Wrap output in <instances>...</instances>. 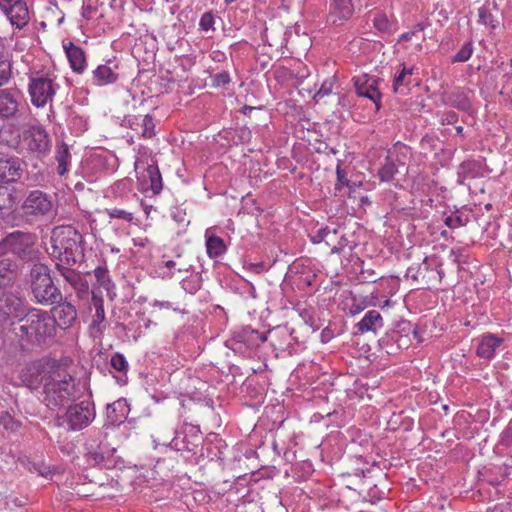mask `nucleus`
I'll use <instances>...</instances> for the list:
<instances>
[{
    "label": "nucleus",
    "mask_w": 512,
    "mask_h": 512,
    "mask_svg": "<svg viewBox=\"0 0 512 512\" xmlns=\"http://www.w3.org/2000/svg\"><path fill=\"white\" fill-rule=\"evenodd\" d=\"M19 377L27 388L41 389L42 401L49 409L59 408L79 398L76 379L59 361H33L21 370Z\"/></svg>",
    "instance_id": "obj_1"
},
{
    "label": "nucleus",
    "mask_w": 512,
    "mask_h": 512,
    "mask_svg": "<svg viewBox=\"0 0 512 512\" xmlns=\"http://www.w3.org/2000/svg\"><path fill=\"white\" fill-rule=\"evenodd\" d=\"M15 334L29 343H42L55 333L54 320L46 312L31 309L14 328Z\"/></svg>",
    "instance_id": "obj_2"
},
{
    "label": "nucleus",
    "mask_w": 512,
    "mask_h": 512,
    "mask_svg": "<svg viewBox=\"0 0 512 512\" xmlns=\"http://www.w3.org/2000/svg\"><path fill=\"white\" fill-rule=\"evenodd\" d=\"M57 75L54 71H35L29 76L28 92L31 103L36 107H44L53 101L60 89L57 83Z\"/></svg>",
    "instance_id": "obj_3"
},
{
    "label": "nucleus",
    "mask_w": 512,
    "mask_h": 512,
    "mask_svg": "<svg viewBox=\"0 0 512 512\" xmlns=\"http://www.w3.org/2000/svg\"><path fill=\"white\" fill-rule=\"evenodd\" d=\"M32 292L36 301L44 305H52L62 300L60 290L54 285L49 268L41 263L31 268Z\"/></svg>",
    "instance_id": "obj_4"
},
{
    "label": "nucleus",
    "mask_w": 512,
    "mask_h": 512,
    "mask_svg": "<svg viewBox=\"0 0 512 512\" xmlns=\"http://www.w3.org/2000/svg\"><path fill=\"white\" fill-rule=\"evenodd\" d=\"M6 143L20 153L26 152L38 158L47 156L51 148L49 135L40 126H32L23 132L20 139L6 141Z\"/></svg>",
    "instance_id": "obj_5"
},
{
    "label": "nucleus",
    "mask_w": 512,
    "mask_h": 512,
    "mask_svg": "<svg viewBox=\"0 0 512 512\" xmlns=\"http://www.w3.org/2000/svg\"><path fill=\"white\" fill-rule=\"evenodd\" d=\"M94 404L89 400L71 404L62 416H58V426H64L71 431H80L88 427L95 419Z\"/></svg>",
    "instance_id": "obj_6"
},
{
    "label": "nucleus",
    "mask_w": 512,
    "mask_h": 512,
    "mask_svg": "<svg viewBox=\"0 0 512 512\" xmlns=\"http://www.w3.org/2000/svg\"><path fill=\"white\" fill-rule=\"evenodd\" d=\"M141 206L147 218H152V213H158L157 195L160 193V170L157 164H151L147 168L146 175L140 182Z\"/></svg>",
    "instance_id": "obj_7"
},
{
    "label": "nucleus",
    "mask_w": 512,
    "mask_h": 512,
    "mask_svg": "<svg viewBox=\"0 0 512 512\" xmlns=\"http://www.w3.org/2000/svg\"><path fill=\"white\" fill-rule=\"evenodd\" d=\"M79 239L80 235L71 226L55 228L51 237L53 247L59 251V254L64 253L67 258L73 255Z\"/></svg>",
    "instance_id": "obj_8"
},
{
    "label": "nucleus",
    "mask_w": 512,
    "mask_h": 512,
    "mask_svg": "<svg viewBox=\"0 0 512 512\" xmlns=\"http://www.w3.org/2000/svg\"><path fill=\"white\" fill-rule=\"evenodd\" d=\"M0 9L11 25L18 29H22L29 22V10L24 0H0Z\"/></svg>",
    "instance_id": "obj_9"
},
{
    "label": "nucleus",
    "mask_w": 512,
    "mask_h": 512,
    "mask_svg": "<svg viewBox=\"0 0 512 512\" xmlns=\"http://www.w3.org/2000/svg\"><path fill=\"white\" fill-rule=\"evenodd\" d=\"M53 202L51 197L40 191H31L22 205L23 212L31 216H44L51 212Z\"/></svg>",
    "instance_id": "obj_10"
},
{
    "label": "nucleus",
    "mask_w": 512,
    "mask_h": 512,
    "mask_svg": "<svg viewBox=\"0 0 512 512\" xmlns=\"http://www.w3.org/2000/svg\"><path fill=\"white\" fill-rule=\"evenodd\" d=\"M353 82L357 95L370 99L375 104L376 111H379L382 97V94L378 89L380 79L365 74L359 77H354Z\"/></svg>",
    "instance_id": "obj_11"
},
{
    "label": "nucleus",
    "mask_w": 512,
    "mask_h": 512,
    "mask_svg": "<svg viewBox=\"0 0 512 512\" xmlns=\"http://www.w3.org/2000/svg\"><path fill=\"white\" fill-rule=\"evenodd\" d=\"M22 94L19 90L5 88L0 90V119L14 118L19 110Z\"/></svg>",
    "instance_id": "obj_12"
},
{
    "label": "nucleus",
    "mask_w": 512,
    "mask_h": 512,
    "mask_svg": "<svg viewBox=\"0 0 512 512\" xmlns=\"http://www.w3.org/2000/svg\"><path fill=\"white\" fill-rule=\"evenodd\" d=\"M0 249H9L22 259L31 258L33 252L30 236L21 233H13L6 237Z\"/></svg>",
    "instance_id": "obj_13"
},
{
    "label": "nucleus",
    "mask_w": 512,
    "mask_h": 512,
    "mask_svg": "<svg viewBox=\"0 0 512 512\" xmlns=\"http://www.w3.org/2000/svg\"><path fill=\"white\" fill-rule=\"evenodd\" d=\"M353 13V0H331L327 23L333 26H340L348 21Z\"/></svg>",
    "instance_id": "obj_14"
},
{
    "label": "nucleus",
    "mask_w": 512,
    "mask_h": 512,
    "mask_svg": "<svg viewBox=\"0 0 512 512\" xmlns=\"http://www.w3.org/2000/svg\"><path fill=\"white\" fill-rule=\"evenodd\" d=\"M406 149L404 145H395L393 150L388 151L385 158V163L378 171V177L382 182H389L394 180L395 175L399 172L400 167H404L405 163L400 159L399 154H396V149Z\"/></svg>",
    "instance_id": "obj_15"
},
{
    "label": "nucleus",
    "mask_w": 512,
    "mask_h": 512,
    "mask_svg": "<svg viewBox=\"0 0 512 512\" xmlns=\"http://www.w3.org/2000/svg\"><path fill=\"white\" fill-rule=\"evenodd\" d=\"M21 175V160L18 157H0V183L16 182Z\"/></svg>",
    "instance_id": "obj_16"
},
{
    "label": "nucleus",
    "mask_w": 512,
    "mask_h": 512,
    "mask_svg": "<svg viewBox=\"0 0 512 512\" xmlns=\"http://www.w3.org/2000/svg\"><path fill=\"white\" fill-rule=\"evenodd\" d=\"M504 339L492 333L482 335L478 340L476 354L478 357L490 360L495 357L497 350L503 345Z\"/></svg>",
    "instance_id": "obj_17"
},
{
    "label": "nucleus",
    "mask_w": 512,
    "mask_h": 512,
    "mask_svg": "<svg viewBox=\"0 0 512 512\" xmlns=\"http://www.w3.org/2000/svg\"><path fill=\"white\" fill-rule=\"evenodd\" d=\"M118 65L113 61L98 65L92 71L91 83L95 86H105L113 84L118 79Z\"/></svg>",
    "instance_id": "obj_18"
},
{
    "label": "nucleus",
    "mask_w": 512,
    "mask_h": 512,
    "mask_svg": "<svg viewBox=\"0 0 512 512\" xmlns=\"http://www.w3.org/2000/svg\"><path fill=\"white\" fill-rule=\"evenodd\" d=\"M407 276H411L413 280L421 282L423 285L429 286L430 282L432 281H441L444 276V272L442 270H434L430 268L428 259L425 258L415 272L414 268H408Z\"/></svg>",
    "instance_id": "obj_19"
},
{
    "label": "nucleus",
    "mask_w": 512,
    "mask_h": 512,
    "mask_svg": "<svg viewBox=\"0 0 512 512\" xmlns=\"http://www.w3.org/2000/svg\"><path fill=\"white\" fill-rule=\"evenodd\" d=\"M384 326L382 315L377 310H369L364 317L355 325V334L372 332L376 334Z\"/></svg>",
    "instance_id": "obj_20"
},
{
    "label": "nucleus",
    "mask_w": 512,
    "mask_h": 512,
    "mask_svg": "<svg viewBox=\"0 0 512 512\" xmlns=\"http://www.w3.org/2000/svg\"><path fill=\"white\" fill-rule=\"evenodd\" d=\"M52 312L54 325L57 323L61 328L70 327L77 317L75 306L69 302L59 303L52 309Z\"/></svg>",
    "instance_id": "obj_21"
},
{
    "label": "nucleus",
    "mask_w": 512,
    "mask_h": 512,
    "mask_svg": "<svg viewBox=\"0 0 512 512\" xmlns=\"http://www.w3.org/2000/svg\"><path fill=\"white\" fill-rule=\"evenodd\" d=\"M234 339L236 342L244 344L247 348L253 349L259 347L267 340V334L247 326L235 332Z\"/></svg>",
    "instance_id": "obj_22"
},
{
    "label": "nucleus",
    "mask_w": 512,
    "mask_h": 512,
    "mask_svg": "<svg viewBox=\"0 0 512 512\" xmlns=\"http://www.w3.org/2000/svg\"><path fill=\"white\" fill-rule=\"evenodd\" d=\"M65 53L69 61L70 67L76 73H82L86 67V59L84 51L73 43L64 45Z\"/></svg>",
    "instance_id": "obj_23"
},
{
    "label": "nucleus",
    "mask_w": 512,
    "mask_h": 512,
    "mask_svg": "<svg viewBox=\"0 0 512 512\" xmlns=\"http://www.w3.org/2000/svg\"><path fill=\"white\" fill-rule=\"evenodd\" d=\"M21 306V299L7 292H0V320L16 313Z\"/></svg>",
    "instance_id": "obj_24"
},
{
    "label": "nucleus",
    "mask_w": 512,
    "mask_h": 512,
    "mask_svg": "<svg viewBox=\"0 0 512 512\" xmlns=\"http://www.w3.org/2000/svg\"><path fill=\"white\" fill-rule=\"evenodd\" d=\"M165 264V267L171 271L172 269H175L178 273L181 274V277L184 276V274H187L190 269L192 268V264L186 259L185 256L182 255V253L177 252L174 259H168L166 261H163ZM173 277L174 272H168L167 274L162 273V277Z\"/></svg>",
    "instance_id": "obj_25"
},
{
    "label": "nucleus",
    "mask_w": 512,
    "mask_h": 512,
    "mask_svg": "<svg viewBox=\"0 0 512 512\" xmlns=\"http://www.w3.org/2000/svg\"><path fill=\"white\" fill-rule=\"evenodd\" d=\"M55 159L57 162V172L63 176L69 171L71 164V154L69 147L65 143L57 144L55 151Z\"/></svg>",
    "instance_id": "obj_26"
},
{
    "label": "nucleus",
    "mask_w": 512,
    "mask_h": 512,
    "mask_svg": "<svg viewBox=\"0 0 512 512\" xmlns=\"http://www.w3.org/2000/svg\"><path fill=\"white\" fill-rule=\"evenodd\" d=\"M206 249L210 258L220 257L227 250L224 240L217 235H210L208 230L206 231Z\"/></svg>",
    "instance_id": "obj_27"
},
{
    "label": "nucleus",
    "mask_w": 512,
    "mask_h": 512,
    "mask_svg": "<svg viewBox=\"0 0 512 512\" xmlns=\"http://www.w3.org/2000/svg\"><path fill=\"white\" fill-rule=\"evenodd\" d=\"M16 263L9 257L0 260V287L8 285L15 277Z\"/></svg>",
    "instance_id": "obj_28"
},
{
    "label": "nucleus",
    "mask_w": 512,
    "mask_h": 512,
    "mask_svg": "<svg viewBox=\"0 0 512 512\" xmlns=\"http://www.w3.org/2000/svg\"><path fill=\"white\" fill-rule=\"evenodd\" d=\"M103 4L101 0H83L82 16L86 20H94L103 17Z\"/></svg>",
    "instance_id": "obj_29"
},
{
    "label": "nucleus",
    "mask_w": 512,
    "mask_h": 512,
    "mask_svg": "<svg viewBox=\"0 0 512 512\" xmlns=\"http://www.w3.org/2000/svg\"><path fill=\"white\" fill-rule=\"evenodd\" d=\"M111 366L121 375L117 377V382L125 384L127 381L126 373L129 368L128 361L122 353L116 352L112 355L110 360Z\"/></svg>",
    "instance_id": "obj_30"
},
{
    "label": "nucleus",
    "mask_w": 512,
    "mask_h": 512,
    "mask_svg": "<svg viewBox=\"0 0 512 512\" xmlns=\"http://www.w3.org/2000/svg\"><path fill=\"white\" fill-rule=\"evenodd\" d=\"M478 24L489 27L495 30L499 26V21L495 18L488 5H482L478 8Z\"/></svg>",
    "instance_id": "obj_31"
},
{
    "label": "nucleus",
    "mask_w": 512,
    "mask_h": 512,
    "mask_svg": "<svg viewBox=\"0 0 512 512\" xmlns=\"http://www.w3.org/2000/svg\"><path fill=\"white\" fill-rule=\"evenodd\" d=\"M469 222V216L464 214L458 210L455 212L445 216L444 223L447 227L451 229H457L460 227H464Z\"/></svg>",
    "instance_id": "obj_32"
},
{
    "label": "nucleus",
    "mask_w": 512,
    "mask_h": 512,
    "mask_svg": "<svg viewBox=\"0 0 512 512\" xmlns=\"http://www.w3.org/2000/svg\"><path fill=\"white\" fill-rule=\"evenodd\" d=\"M94 276L101 287H103L108 296L112 299L111 292L114 289V284L109 278L108 270L105 267H97L94 270Z\"/></svg>",
    "instance_id": "obj_33"
},
{
    "label": "nucleus",
    "mask_w": 512,
    "mask_h": 512,
    "mask_svg": "<svg viewBox=\"0 0 512 512\" xmlns=\"http://www.w3.org/2000/svg\"><path fill=\"white\" fill-rule=\"evenodd\" d=\"M102 213L106 214L110 219H118L127 223H132L134 213L121 208H105Z\"/></svg>",
    "instance_id": "obj_34"
},
{
    "label": "nucleus",
    "mask_w": 512,
    "mask_h": 512,
    "mask_svg": "<svg viewBox=\"0 0 512 512\" xmlns=\"http://www.w3.org/2000/svg\"><path fill=\"white\" fill-rule=\"evenodd\" d=\"M144 388L155 403L160 401L158 378L156 375L150 374L145 377Z\"/></svg>",
    "instance_id": "obj_35"
},
{
    "label": "nucleus",
    "mask_w": 512,
    "mask_h": 512,
    "mask_svg": "<svg viewBox=\"0 0 512 512\" xmlns=\"http://www.w3.org/2000/svg\"><path fill=\"white\" fill-rule=\"evenodd\" d=\"M93 302L95 306V314L92 320V327L98 328L99 325L105 320V310L102 298L97 297L95 292H93Z\"/></svg>",
    "instance_id": "obj_36"
},
{
    "label": "nucleus",
    "mask_w": 512,
    "mask_h": 512,
    "mask_svg": "<svg viewBox=\"0 0 512 512\" xmlns=\"http://www.w3.org/2000/svg\"><path fill=\"white\" fill-rule=\"evenodd\" d=\"M413 73L412 68H407L403 65L401 71L397 73L394 77L393 81V90L394 92H398L401 86H407L410 84V81L407 80L408 76H411Z\"/></svg>",
    "instance_id": "obj_37"
},
{
    "label": "nucleus",
    "mask_w": 512,
    "mask_h": 512,
    "mask_svg": "<svg viewBox=\"0 0 512 512\" xmlns=\"http://www.w3.org/2000/svg\"><path fill=\"white\" fill-rule=\"evenodd\" d=\"M338 233L337 228L331 229L329 226L320 228L311 238L313 243H320L322 241H326L329 244V241L332 237L336 236Z\"/></svg>",
    "instance_id": "obj_38"
},
{
    "label": "nucleus",
    "mask_w": 512,
    "mask_h": 512,
    "mask_svg": "<svg viewBox=\"0 0 512 512\" xmlns=\"http://www.w3.org/2000/svg\"><path fill=\"white\" fill-rule=\"evenodd\" d=\"M475 167H476L475 162H471V161L462 162L459 167L458 182L460 184H463L464 180L466 178L474 177L475 174L473 173V171H474Z\"/></svg>",
    "instance_id": "obj_39"
},
{
    "label": "nucleus",
    "mask_w": 512,
    "mask_h": 512,
    "mask_svg": "<svg viewBox=\"0 0 512 512\" xmlns=\"http://www.w3.org/2000/svg\"><path fill=\"white\" fill-rule=\"evenodd\" d=\"M373 26L376 30L381 33H387L390 31L391 24L384 13H376L373 18Z\"/></svg>",
    "instance_id": "obj_40"
},
{
    "label": "nucleus",
    "mask_w": 512,
    "mask_h": 512,
    "mask_svg": "<svg viewBox=\"0 0 512 512\" xmlns=\"http://www.w3.org/2000/svg\"><path fill=\"white\" fill-rule=\"evenodd\" d=\"M60 272L65 280L69 282L74 288H77V285H82V278L75 270L61 267Z\"/></svg>",
    "instance_id": "obj_41"
},
{
    "label": "nucleus",
    "mask_w": 512,
    "mask_h": 512,
    "mask_svg": "<svg viewBox=\"0 0 512 512\" xmlns=\"http://www.w3.org/2000/svg\"><path fill=\"white\" fill-rule=\"evenodd\" d=\"M451 104L453 107L462 110L467 111L471 107L470 100L467 98V96L464 93H456L452 95Z\"/></svg>",
    "instance_id": "obj_42"
},
{
    "label": "nucleus",
    "mask_w": 512,
    "mask_h": 512,
    "mask_svg": "<svg viewBox=\"0 0 512 512\" xmlns=\"http://www.w3.org/2000/svg\"><path fill=\"white\" fill-rule=\"evenodd\" d=\"M473 52L472 42L465 43L461 49L453 56L452 62H466L469 60Z\"/></svg>",
    "instance_id": "obj_43"
},
{
    "label": "nucleus",
    "mask_w": 512,
    "mask_h": 512,
    "mask_svg": "<svg viewBox=\"0 0 512 512\" xmlns=\"http://www.w3.org/2000/svg\"><path fill=\"white\" fill-rule=\"evenodd\" d=\"M142 136L145 138H152L156 135L155 124L153 118L149 115H145L142 118Z\"/></svg>",
    "instance_id": "obj_44"
},
{
    "label": "nucleus",
    "mask_w": 512,
    "mask_h": 512,
    "mask_svg": "<svg viewBox=\"0 0 512 512\" xmlns=\"http://www.w3.org/2000/svg\"><path fill=\"white\" fill-rule=\"evenodd\" d=\"M11 64L7 57L0 59V86L7 83L11 77Z\"/></svg>",
    "instance_id": "obj_45"
},
{
    "label": "nucleus",
    "mask_w": 512,
    "mask_h": 512,
    "mask_svg": "<svg viewBox=\"0 0 512 512\" xmlns=\"http://www.w3.org/2000/svg\"><path fill=\"white\" fill-rule=\"evenodd\" d=\"M215 16L212 11L205 12L199 22L201 30L209 31L214 30Z\"/></svg>",
    "instance_id": "obj_46"
},
{
    "label": "nucleus",
    "mask_w": 512,
    "mask_h": 512,
    "mask_svg": "<svg viewBox=\"0 0 512 512\" xmlns=\"http://www.w3.org/2000/svg\"><path fill=\"white\" fill-rule=\"evenodd\" d=\"M337 182L335 184L336 190H341L344 186H349V180L346 178V172L340 166L336 169Z\"/></svg>",
    "instance_id": "obj_47"
},
{
    "label": "nucleus",
    "mask_w": 512,
    "mask_h": 512,
    "mask_svg": "<svg viewBox=\"0 0 512 512\" xmlns=\"http://www.w3.org/2000/svg\"><path fill=\"white\" fill-rule=\"evenodd\" d=\"M231 81L230 75L226 71H222L215 75L214 77V85L216 86H225L229 84Z\"/></svg>",
    "instance_id": "obj_48"
},
{
    "label": "nucleus",
    "mask_w": 512,
    "mask_h": 512,
    "mask_svg": "<svg viewBox=\"0 0 512 512\" xmlns=\"http://www.w3.org/2000/svg\"><path fill=\"white\" fill-rule=\"evenodd\" d=\"M31 472H37L39 475L47 477L50 474V468L39 463H33L30 467Z\"/></svg>",
    "instance_id": "obj_49"
},
{
    "label": "nucleus",
    "mask_w": 512,
    "mask_h": 512,
    "mask_svg": "<svg viewBox=\"0 0 512 512\" xmlns=\"http://www.w3.org/2000/svg\"><path fill=\"white\" fill-rule=\"evenodd\" d=\"M332 89V83L325 81L321 88L316 92L315 98H322L324 96H327L331 93Z\"/></svg>",
    "instance_id": "obj_50"
},
{
    "label": "nucleus",
    "mask_w": 512,
    "mask_h": 512,
    "mask_svg": "<svg viewBox=\"0 0 512 512\" xmlns=\"http://www.w3.org/2000/svg\"><path fill=\"white\" fill-rule=\"evenodd\" d=\"M502 440L506 444L512 443V420L509 422L508 426L503 431V433H502Z\"/></svg>",
    "instance_id": "obj_51"
},
{
    "label": "nucleus",
    "mask_w": 512,
    "mask_h": 512,
    "mask_svg": "<svg viewBox=\"0 0 512 512\" xmlns=\"http://www.w3.org/2000/svg\"><path fill=\"white\" fill-rule=\"evenodd\" d=\"M174 449L176 451H180L182 449H188V446L185 445L184 441H182V445H180L179 441H178V438L175 437L171 440V442L169 443L167 449Z\"/></svg>",
    "instance_id": "obj_52"
},
{
    "label": "nucleus",
    "mask_w": 512,
    "mask_h": 512,
    "mask_svg": "<svg viewBox=\"0 0 512 512\" xmlns=\"http://www.w3.org/2000/svg\"><path fill=\"white\" fill-rule=\"evenodd\" d=\"M74 289L77 291L78 296L80 298H83L84 296H86L88 294V285L83 280H82V285H77V288H74Z\"/></svg>",
    "instance_id": "obj_53"
},
{
    "label": "nucleus",
    "mask_w": 512,
    "mask_h": 512,
    "mask_svg": "<svg viewBox=\"0 0 512 512\" xmlns=\"http://www.w3.org/2000/svg\"><path fill=\"white\" fill-rule=\"evenodd\" d=\"M125 406V403L122 401H117L112 404H108L107 406V412L110 414L111 412H115L119 408H123Z\"/></svg>",
    "instance_id": "obj_54"
},
{
    "label": "nucleus",
    "mask_w": 512,
    "mask_h": 512,
    "mask_svg": "<svg viewBox=\"0 0 512 512\" xmlns=\"http://www.w3.org/2000/svg\"><path fill=\"white\" fill-rule=\"evenodd\" d=\"M483 5H488V9L491 10V12H493V10H495V11L499 10V5H498L497 1H495V0H492V1L486 0Z\"/></svg>",
    "instance_id": "obj_55"
},
{
    "label": "nucleus",
    "mask_w": 512,
    "mask_h": 512,
    "mask_svg": "<svg viewBox=\"0 0 512 512\" xmlns=\"http://www.w3.org/2000/svg\"><path fill=\"white\" fill-rule=\"evenodd\" d=\"M0 422H2L4 427L8 429L9 424L12 422V418L10 417V415L5 413L4 415L0 416Z\"/></svg>",
    "instance_id": "obj_56"
},
{
    "label": "nucleus",
    "mask_w": 512,
    "mask_h": 512,
    "mask_svg": "<svg viewBox=\"0 0 512 512\" xmlns=\"http://www.w3.org/2000/svg\"><path fill=\"white\" fill-rule=\"evenodd\" d=\"M461 256V250L460 249H452L451 252H450V257L453 258V261L455 263H460V260H459V257Z\"/></svg>",
    "instance_id": "obj_57"
},
{
    "label": "nucleus",
    "mask_w": 512,
    "mask_h": 512,
    "mask_svg": "<svg viewBox=\"0 0 512 512\" xmlns=\"http://www.w3.org/2000/svg\"><path fill=\"white\" fill-rule=\"evenodd\" d=\"M404 325L408 326V330L412 332L413 334V337L415 339H418L419 338V332H418V327L415 325V326H412L409 322H405L403 323Z\"/></svg>",
    "instance_id": "obj_58"
},
{
    "label": "nucleus",
    "mask_w": 512,
    "mask_h": 512,
    "mask_svg": "<svg viewBox=\"0 0 512 512\" xmlns=\"http://www.w3.org/2000/svg\"><path fill=\"white\" fill-rule=\"evenodd\" d=\"M364 308L360 305V304H352V306L350 307V313L351 314H357V313H360Z\"/></svg>",
    "instance_id": "obj_59"
},
{
    "label": "nucleus",
    "mask_w": 512,
    "mask_h": 512,
    "mask_svg": "<svg viewBox=\"0 0 512 512\" xmlns=\"http://www.w3.org/2000/svg\"><path fill=\"white\" fill-rule=\"evenodd\" d=\"M163 80H164V79L162 78V81H163ZM174 85H175V82H174V81H172V80H168L167 84H164V83L162 82V89H163V88H165V92H168V91H171V90H172V88H173V86H174Z\"/></svg>",
    "instance_id": "obj_60"
},
{
    "label": "nucleus",
    "mask_w": 512,
    "mask_h": 512,
    "mask_svg": "<svg viewBox=\"0 0 512 512\" xmlns=\"http://www.w3.org/2000/svg\"><path fill=\"white\" fill-rule=\"evenodd\" d=\"M344 245L341 244L340 246H333L331 248V253L335 254V253H340L341 250L343 249Z\"/></svg>",
    "instance_id": "obj_61"
},
{
    "label": "nucleus",
    "mask_w": 512,
    "mask_h": 512,
    "mask_svg": "<svg viewBox=\"0 0 512 512\" xmlns=\"http://www.w3.org/2000/svg\"><path fill=\"white\" fill-rule=\"evenodd\" d=\"M4 48H5L4 43H3L2 39L0 38V59L6 57L5 53H4Z\"/></svg>",
    "instance_id": "obj_62"
},
{
    "label": "nucleus",
    "mask_w": 512,
    "mask_h": 512,
    "mask_svg": "<svg viewBox=\"0 0 512 512\" xmlns=\"http://www.w3.org/2000/svg\"><path fill=\"white\" fill-rule=\"evenodd\" d=\"M412 35H413V32L404 33V34H402L401 39L408 41L411 39Z\"/></svg>",
    "instance_id": "obj_63"
},
{
    "label": "nucleus",
    "mask_w": 512,
    "mask_h": 512,
    "mask_svg": "<svg viewBox=\"0 0 512 512\" xmlns=\"http://www.w3.org/2000/svg\"><path fill=\"white\" fill-rule=\"evenodd\" d=\"M396 342L398 343V347L407 346V341L402 337H399Z\"/></svg>",
    "instance_id": "obj_64"
}]
</instances>
